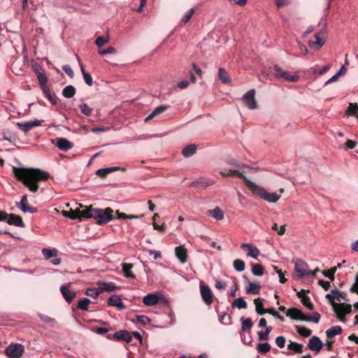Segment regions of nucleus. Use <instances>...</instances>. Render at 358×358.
Instances as JSON below:
<instances>
[{
  "instance_id": "f257e3e1",
  "label": "nucleus",
  "mask_w": 358,
  "mask_h": 358,
  "mask_svg": "<svg viewBox=\"0 0 358 358\" xmlns=\"http://www.w3.org/2000/svg\"><path fill=\"white\" fill-rule=\"evenodd\" d=\"M15 176L29 188L32 192L38 189V182L47 180L50 175L48 173L38 169L13 167Z\"/></svg>"
},
{
  "instance_id": "f03ea898",
  "label": "nucleus",
  "mask_w": 358,
  "mask_h": 358,
  "mask_svg": "<svg viewBox=\"0 0 358 358\" xmlns=\"http://www.w3.org/2000/svg\"><path fill=\"white\" fill-rule=\"evenodd\" d=\"M80 207L83 208L82 215L84 218H93L99 225L106 224L116 219L114 210L110 208H93L92 206L86 207L83 205H80Z\"/></svg>"
},
{
  "instance_id": "7ed1b4c3",
  "label": "nucleus",
  "mask_w": 358,
  "mask_h": 358,
  "mask_svg": "<svg viewBox=\"0 0 358 358\" xmlns=\"http://www.w3.org/2000/svg\"><path fill=\"white\" fill-rule=\"evenodd\" d=\"M246 185L253 194L259 196L262 199L268 203H275L281 196L280 194L268 192L266 189L257 185L250 180H246Z\"/></svg>"
},
{
  "instance_id": "20e7f679",
  "label": "nucleus",
  "mask_w": 358,
  "mask_h": 358,
  "mask_svg": "<svg viewBox=\"0 0 358 358\" xmlns=\"http://www.w3.org/2000/svg\"><path fill=\"white\" fill-rule=\"evenodd\" d=\"M334 311L336 313L338 320L345 323L346 322L345 315L350 313L352 310L351 306L345 303H331Z\"/></svg>"
},
{
  "instance_id": "39448f33",
  "label": "nucleus",
  "mask_w": 358,
  "mask_h": 358,
  "mask_svg": "<svg viewBox=\"0 0 358 358\" xmlns=\"http://www.w3.org/2000/svg\"><path fill=\"white\" fill-rule=\"evenodd\" d=\"M24 352V346L20 343L11 344L5 350V354L9 358H20Z\"/></svg>"
},
{
  "instance_id": "423d86ee",
  "label": "nucleus",
  "mask_w": 358,
  "mask_h": 358,
  "mask_svg": "<svg viewBox=\"0 0 358 358\" xmlns=\"http://www.w3.org/2000/svg\"><path fill=\"white\" fill-rule=\"evenodd\" d=\"M255 90H250L243 95L242 99L244 105L249 109L253 110L257 108V103L255 99Z\"/></svg>"
},
{
  "instance_id": "0eeeda50",
  "label": "nucleus",
  "mask_w": 358,
  "mask_h": 358,
  "mask_svg": "<svg viewBox=\"0 0 358 358\" xmlns=\"http://www.w3.org/2000/svg\"><path fill=\"white\" fill-rule=\"evenodd\" d=\"M248 169V167L245 166L236 165V169H222L220 171V173L224 176H231L233 175L238 176V177L242 178L245 182H246V180H248L244 176L243 173H245V169Z\"/></svg>"
},
{
  "instance_id": "6e6552de",
  "label": "nucleus",
  "mask_w": 358,
  "mask_h": 358,
  "mask_svg": "<svg viewBox=\"0 0 358 358\" xmlns=\"http://www.w3.org/2000/svg\"><path fill=\"white\" fill-rule=\"evenodd\" d=\"M308 264L302 259H298L294 262L295 275L299 278H302L309 275Z\"/></svg>"
},
{
  "instance_id": "1a4fd4ad",
  "label": "nucleus",
  "mask_w": 358,
  "mask_h": 358,
  "mask_svg": "<svg viewBox=\"0 0 358 358\" xmlns=\"http://www.w3.org/2000/svg\"><path fill=\"white\" fill-rule=\"evenodd\" d=\"M315 41H310L308 42V45L315 50H320L325 43L326 33L324 31H321L315 34Z\"/></svg>"
},
{
  "instance_id": "9d476101",
  "label": "nucleus",
  "mask_w": 358,
  "mask_h": 358,
  "mask_svg": "<svg viewBox=\"0 0 358 358\" xmlns=\"http://www.w3.org/2000/svg\"><path fill=\"white\" fill-rule=\"evenodd\" d=\"M162 296L163 294L159 292L148 294L143 298V303L146 306H153L159 303Z\"/></svg>"
},
{
  "instance_id": "9b49d317",
  "label": "nucleus",
  "mask_w": 358,
  "mask_h": 358,
  "mask_svg": "<svg viewBox=\"0 0 358 358\" xmlns=\"http://www.w3.org/2000/svg\"><path fill=\"white\" fill-rule=\"evenodd\" d=\"M274 70L275 71V76L278 78H282L284 80L289 82H296L299 79L298 76L289 75L287 71H283L278 64L274 66Z\"/></svg>"
},
{
  "instance_id": "f8f14e48",
  "label": "nucleus",
  "mask_w": 358,
  "mask_h": 358,
  "mask_svg": "<svg viewBox=\"0 0 358 358\" xmlns=\"http://www.w3.org/2000/svg\"><path fill=\"white\" fill-rule=\"evenodd\" d=\"M200 293L202 300L206 305H210L213 303V294L208 286L203 282L200 283Z\"/></svg>"
},
{
  "instance_id": "ddd939ff",
  "label": "nucleus",
  "mask_w": 358,
  "mask_h": 358,
  "mask_svg": "<svg viewBox=\"0 0 358 358\" xmlns=\"http://www.w3.org/2000/svg\"><path fill=\"white\" fill-rule=\"evenodd\" d=\"M60 291L64 298L69 303H71L76 296V292L71 288L70 284L62 285Z\"/></svg>"
},
{
  "instance_id": "4468645a",
  "label": "nucleus",
  "mask_w": 358,
  "mask_h": 358,
  "mask_svg": "<svg viewBox=\"0 0 358 358\" xmlns=\"http://www.w3.org/2000/svg\"><path fill=\"white\" fill-rule=\"evenodd\" d=\"M97 286H99V290L102 292H113L120 289V287L117 286L113 282L98 281Z\"/></svg>"
},
{
  "instance_id": "2eb2a0df",
  "label": "nucleus",
  "mask_w": 358,
  "mask_h": 358,
  "mask_svg": "<svg viewBox=\"0 0 358 358\" xmlns=\"http://www.w3.org/2000/svg\"><path fill=\"white\" fill-rule=\"evenodd\" d=\"M16 206L24 213H34L37 212L36 208H33L28 205L27 195L22 196L20 202L17 203Z\"/></svg>"
},
{
  "instance_id": "dca6fc26",
  "label": "nucleus",
  "mask_w": 358,
  "mask_h": 358,
  "mask_svg": "<svg viewBox=\"0 0 358 358\" xmlns=\"http://www.w3.org/2000/svg\"><path fill=\"white\" fill-rule=\"evenodd\" d=\"M241 248L247 250L248 257H250L254 259H257V257L260 254L259 249L256 246L250 243H241Z\"/></svg>"
},
{
  "instance_id": "f3484780",
  "label": "nucleus",
  "mask_w": 358,
  "mask_h": 358,
  "mask_svg": "<svg viewBox=\"0 0 358 358\" xmlns=\"http://www.w3.org/2000/svg\"><path fill=\"white\" fill-rule=\"evenodd\" d=\"M107 303L108 306L116 307L122 310L125 309L126 306L122 301V299L118 295H114L108 299Z\"/></svg>"
},
{
  "instance_id": "a211bd4d",
  "label": "nucleus",
  "mask_w": 358,
  "mask_h": 358,
  "mask_svg": "<svg viewBox=\"0 0 358 358\" xmlns=\"http://www.w3.org/2000/svg\"><path fill=\"white\" fill-rule=\"evenodd\" d=\"M113 338L117 341H124L127 343H131L132 334L127 330H120L113 334Z\"/></svg>"
},
{
  "instance_id": "6ab92c4d",
  "label": "nucleus",
  "mask_w": 358,
  "mask_h": 358,
  "mask_svg": "<svg viewBox=\"0 0 358 358\" xmlns=\"http://www.w3.org/2000/svg\"><path fill=\"white\" fill-rule=\"evenodd\" d=\"M42 121L38 120H34L29 122H17V125L24 132L29 131L34 127H38L41 124Z\"/></svg>"
},
{
  "instance_id": "aec40b11",
  "label": "nucleus",
  "mask_w": 358,
  "mask_h": 358,
  "mask_svg": "<svg viewBox=\"0 0 358 358\" xmlns=\"http://www.w3.org/2000/svg\"><path fill=\"white\" fill-rule=\"evenodd\" d=\"M308 345L310 350L315 351L316 353H318L322 350L323 344L318 337L313 336L309 340Z\"/></svg>"
},
{
  "instance_id": "412c9836",
  "label": "nucleus",
  "mask_w": 358,
  "mask_h": 358,
  "mask_svg": "<svg viewBox=\"0 0 358 358\" xmlns=\"http://www.w3.org/2000/svg\"><path fill=\"white\" fill-rule=\"evenodd\" d=\"M56 145L62 151L66 152L73 147V144L64 138H57Z\"/></svg>"
},
{
  "instance_id": "4be33fe9",
  "label": "nucleus",
  "mask_w": 358,
  "mask_h": 358,
  "mask_svg": "<svg viewBox=\"0 0 358 358\" xmlns=\"http://www.w3.org/2000/svg\"><path fill=\"white\" fill-rule=\"evenodd\" d=\"M286 315L292 320L301 321H303L305 317L303 313L296 308H289L286 312Z\"/></svg>"
},
{
  "instance_id": "5701e85b",
  "label": "nucleus",
  "mask_w": 358,
  "mask_h": 358,
  "mask_svg": "<svg viewBox=\"0 0 358 358\" xmlns=\"http://www.w3.org/2000/svg\"><path fill=\"white\" fill-rule=\"evenodd\" d=\"M8 224L14 225L18 227H24V224L22 217L19 215L10 213L8 214L7 222Z\"/></svg>"
},
{
  "instance_id": "b1692460",
  "label": "nucleus",
  "mask_w": 358,
  "mask_h": 358,
  "mask_svg": "<svg viewBox=\"0 0 358 358\" xmlns=\"http://www.w3.org/2000/svg\"><path fill=\"white\" fill-rule=\"evenodd\" d=\"M215 181L213 180H208L206 178H200L197 180L193 181L190 183L189 186H196L198 188H206L208 186L213 185Z\"/></svg>"
},
{
  "instance_id": "393cba45",
  "label": "nucleus",
  "mask_w": 358,
  "mask_h": 358,
  "mask_svg": "<svg viewBox=\"0 0 358 358\" xmlns=\"http://www.w3.org/2000/svg\"><path fill=\"white\" fill-rule=\"evenodd\" d=\"M175 254L181 263H185L187 262V249L184 245L176 247L175 249Z\"/></svg>"
},
{
  "instance_id": "a878e982",
  "label": "nucleus",
  "mask_w": 358,
  "mask_h": 358,
  "mask_svg": "<svg viewBox=\"0 0 358 358\" xmlns=\"http://www.w3.org/2000/svg\"><path fill=\"white\" fill-rule=\"evenodd\" d=\"M169 108V106L166 104L160 105L156 107L154 110L144 120L145 122H148L150 120H152L154 117L157 115H159L164 111H166Z\"/></svg>"
},
{
  "instance_id": "bb28decb",
  "label": "nucleus",
  "mask_w": 358,
  "mask_h": 358,
  "mask_svg": "<svg viewBox=\"0 0 358 358\" xmlns=\"http://www.w3.org/2000/svg\"><path fill=\"white\" fill-rule=\"evenodd\" d=\"M245 289L248 294H258L261 287L259 283L248 281Z\"/></svg>"
},
{
  "instance_id": "cd10ccee",
  "label": "nucleus",
  "mask_w": 358,
  "mask_h": 358,
  "mask_svg": "<svg viewBox=\"0 0 358 358\" xmlns=\"http://www.w3.org/2000/svg\"><path fill=\"white\" fill-rule=\"evenodd\" d=\"M83 212V210H70V211H62V215L68 217L71 220H76L79 219L81 220L82 218H84V217L82 215V213Z\"/></svg>"
},
{
  "instance_id": "c85d7f7f",
  "label": "nucleus",
  "mask_w": 358,
  "mask_h": 358,
  "mask_svg": "<svg viewBox=\"0 0 358 358\" xmlns=\"http://www.w3.org/2000/svg\"><path fill=\"white\" fill-rule=\"evenodd\" d=\"M241 331L251 333V329L252 327L253 323L250 318H241Z\"/></svg>"
},
{
  "instance_id": "c756f323",
  "label": "nucleus",
  "mask_w": 358,
  "mask_h": 358,
  "mask_svg": "<svg viewBox=\"0 0 358 358\" xmlns=\"http://www.w3.org/2000/svg\"><path fill=\"white\" fill-rule=\"evenodd\" d=\"M133 264L130 263H122V268L124 276L128 278L136 279V275L131 271Z\"/></svg>"
},
{
  "instance_id": "7c9ffc66",
  "label": "nucleus",
  "mask_w": 358,
  "mask_h": 358,
  "mask_svg": "<svg viewBox=\"0 0 358 358\" xmlns=\"http://www.w3.org/2000/svg\"><path fill=\"white\" fill-rule=\"evenodd\" d=\"M208 215L217 220H222L224 219V212L219 207H216L213 210H208Z\"/></svg>"
},
{
  "instance_id": "2f4dec72",
  "label": "nucleus",
  "mask_w": 358,
  "mask_h": 358,
  "mask_svg": "<svg viewBox=\"0 0 358 358\" xmlns=\"http://www.w3.org/2000/svg\"><path fill=\"white\" fill-rule=\"evenodd\" d=\"M217 77L219 80L224 84H228L231 82L230 76L224 68L219 69Z\"/></svg>"
},
{
  "instance_id": "473e14b6",
  "label": "nucleus",
  "mask_w": 358,
  "mask_h": 358,
  "mask_svg": "<svg viewBox=\"0 0 358 358\" xmlns=\"http://www.w3.org/2000/svg\"><path fill=\"white\" fill-rule=\"evenodd\" d=\"M196 145L189 144L182 149V154L185 157H189L196 153Z\"/></svg>"
},
{
  "instance_id": "72a5a7b5",
  "label": "nucleus",
  "mask_w": 358,
  "mask_h": 358,
  "mask_svg": "<svg viewBox=\"0 0 358 358\" xmlns=\"http://www.w3.org/2000/svg\"><path fill=\"white\" fill-rule=\"evenodd\" d=\"M248 304L243 297H238L234 300L231 307L237 308L238 309L247 308Z\"/></svg>"
},
{
  "instance_id": "f704fd0d",
  "label": "nucleus",
  "mask_w": 358,
  "mask_h": 358,
  "mask_svg": "<svg viewBox=\"0 0 358 358\" xmlns=\"http://www.w3.org/2000/svg\"><path fill=\"white\" fill-rule=\"evenodd\" d=\"M342 333V328L340 326H334L326 331L327 338H332Z\"/></svg>"
},
{
  "instance_id": "c9c22d12",
  "label": "nucleus",
  "mask_w": 358,
  "mask_h": 358,
  "mask_svg": "<svg viewBox=\"0 0 358 358\" xmlns=\"http://www.w3.org/2000/svg\"><path fill=\"white\" fill-rule=\"evenodd\" d=\"M3 139L15 145L18 141V137L15 133L4 131L3 133Z\"/></svg>"
},
{
  "instance_id": "e433bc0d",
  "label": "nucleus",
  "mask_w": 358,
  "mask_h": 358,
  "mask_svg": "<svg viewBox=\"0 0 358 358\" xmlns=\"http://www.w3.org/2000/svg\"><path fill=\"white\" fill-rule=\"evenodd\" d=\"M264 301L262 298H257L254 300V303L256 306V312L258 315H262L265 314V310L264 308L263 301Z\"/></svg>"
},
{
  "instance_id": "4c0bfd02",
  "label": "nucleus",
  "mask_w": 358,
  "mask_h": 358,
  "mask_svg": "<svg viewBox=\"0 0 358 358\" xmlns=\"http://www.w3.org/2000/svg\"><path fill=\"white\" fill-rule=\"evenodd\" d=\"M76 94V88L73 85H67L62 90V95L65 98H72Z\"/></svg>"
},
{
  "instance_id": "58836bf2",
  "label": "nucleus",
  "mask_w": 358,
  "mask_h": 358,
  "mask_svg": "<svg viewBox=\"0 0 358 358\" xmlns=\"http://www.w3.org/2000/svg\"><path fill=\"white\" fill-rule=\"evenodd\" d=\"M271 345L268 343H259L257 344V350L259 354L264 355L271 350Z\"/></svg>"
},
{
  "instance_id": "ea45409f",
  "label": "nucleus",
  "mask_w": 358,
  "mask_h": 358,
  "mask_svg": "<svg viewBox=\"0 0 358 358\" xmlns=\"http://www.w3.org/2000/svg\"><path fill=\"white\" fill-rule=\"evenodd\" d=\"M80 70L83 76L84 80L88 86H92L93 83V79L91 74L85 70L83 64H80Z\"/></svg>"
},
{
  "instance_id": "a19ab883",
  "label": "nucleus",
  "mask_w": 358,
  "mask_h": 358,
  "mask_svg": "<svg viewBox=\"0 0 358 358\" xmlns=\"http://www.w3.org/2000/svg\"><path fill=\"white\" fill-rule=\"evenodd\" d=\"M252 273L255 276H262L264 275V268L259 264H252Z\"/></svg>"
},
{
  "instance_id": "79ce46f5",
  "label": "nucleus",
  "mask_w": 358,
  "mask_h": 358,
  "mask_svg": "<svg viewBox=\"0 0 358 358\" xmlns=\"http://www.w3.org/2000/svg\"><path fill=\"white\" fill-rule=\"evenodd\" d=\"M57 250L55 248H43L42 253L46 259H50L51 257H56L57 255Z\"/></svg>"
},
{
  "instance_id": "37998d69",
  "label": "nucleus",
  "mask_w": 358,
  "mask_h": 358,
  "mask_svg": "<svg viewBox=\"0 0 358 358\" xmlns=\"http://www.w3.org/2000/svg\"><path fill=\"white\" fill-rule=\"evenodd\" d=\"M101 293V292L99 290V286H97L96 288L89 287L85 291V294L93 299H96Z\"/></svg>"
},
{
  "instance_id": "c03bdc74",
  "label": "nucleus",
  "mask_w": 358,
  "mask_h": 358,
  "mask_svg": "<svg viewBox=\"0 0 358 358\" xmlns=\"http://www.w3.org/2000/svg\"><path fill=\"white\" fill-rule=\"evenodd\" d=\"M43 92L45 95V96L48 99V100L53 104V105H56L57 103V98L55 95H52L51 94V92L49 89L48 87L47 86H45L43 88Z\"/></svg>"
},
{
  "instance_id": "a18cd8bd",
  "label": "nucleus",
  "mask_w": 358,
  "mask_h": 358,
  "mask_svg": "<svg viewBox=\"0 0 358 358\" xmlns=\"http://www.w3.org/2000/svg\"><path fill=\"white\" fill-rule=\"evenodd\" d=\"M233 266L236 271L242 272L245 270V264L243 260L238 259L234 261Z\"/></svg>"
},
{
  "instance_id": "49530a36",
  "label": "nucleus",
  "mask_w": 358,
  "mask_h": 358,
  "mask_svg": "<svg viewBox=\"0 0 358 358\" xmlns=\"http://www.w3.org/2000/svg\"><path fill=\"white\" fill-rule=\"evenodd\" d=\"M272 328L271 327H266L264 331H258V338L260 341H268L269 338V334L271 333Z\"/></svg>"
},
{
  "instance_id": "de8ad7c7",
  "label": "nucleus",
  "mask_w": 358,
  "mask_h": 358,
  "mask_svg": "<svg viewBox=\"0 0 358 358\" xmlns=\"http://www.w3.org/2000/svg\"><path fill=\"white\" fill-rule=\"evenodd\" d=\"M295 328L296 331L302 336L308 337L311 334V330L305 327L297 325Z\"/></svg>"
},
{
  "instance_id": "09e8293b",
  "label": "nucleus",
  "mask_w": 358,
  "mask_h": 358,
  "mask_svg": "<svg viewBox=\"0 0 358 358\" xmlns=\"http://www.w3.org/2000/svg\"><path fill=\"white\" fill-rule=\"evenodd\" d=\"M90 300L87 298L80 299L78 303V308L82 310H87Z\"/></svg>"
},
{
  "instance_id": "8fccbe9b",
  "label": "nucleus",
  "mask_w": 358,
  "mask_h": 358,
  "mask_svg": "<svg viewBox=\"0 0 358 358\" xmlns=\"http://www.w3.org/2000/svg\"><path fill=\"white\" fill-rule=\"evenodd\" d=\"M320 315L317 312L313 313V315L309 317L305 315L303 319V321L305 322H313L316 324H317L320 322Z\"/></svg>"
},
{
  "instance_id": "3c124183",
  "label": "nucleus",
  "mask_w": 358,
  "mask_h": 358,
  "mask_svg": "<svg viewBox=\"0 0 358 358\" xmlns=\"http://www.w3.org/2000/svg\"><path fill=\"white\" fill-rule=\"evenodd\" d=\"M288 349L294 350L297 353H301L303 350V345L296 342H291L288 345Z\"/></svg>"
},
{
  "instance_id": "603ef678",
  "label": "nucleus",
  "mask_w": 358,
  "mask_h": 358,
  "mask_svg": "<svg viewBox=\"0 0 358 358\" xmlns=\"http://www.w3.org/2000/svg\"><path fill=\"white\" fill-rule=\"evenodd\" d=\"M80 109L81 113L86 116H90L93 110L92 108L90 107L87 103L80 104Z\"/></svg>"
},
{
  "instance_id": "864d4df0",
  "label": "nucleus",
  "mask_w": 358,
  "mask_h": 358,
  "mask_svg": "<svg viewBox=\"0 0 358 358\" xmlns=\"http://www.w3.org/2000/svg\"><path fill=\"white\" fill-rule=\"evenodd\" d=\"M358 111V105L357 103H350L348 108V115H355L357 117V112Z\"/></svg>"
},
{
  "instance_id": "5fc2aeb1",
  "label": "nucleus",
  "mask_w": 358,
  "mask_h": 358,
  "mask_svg": "<svg viewBox=\"0 0 358 358\" xmlns=\"http://www.w3.org/2000/svg\"><path fill=\"white\" fill-rule=\"evenodd\" d=\"M110 41V38L108 36H99L95 41V44L98 47L103 46L105 43H108Z\"/></svg>"
},
{
  "instance_id": "6e6d98bb",
  "label": "nucleus",
  "mask_w": 358,
  "mask_h": 358,
  "mask_svg": "<svg viewBox=\"0 0 358 358\" xmlns=\"http://www.w3.org/2000/svg\"><path fill=\"white\" fill-rule=\"evenodd\" d=\"M241 337L243 343L245 345H250L252 342L250 333L241 332Z\"/></svg>"
},
{
  "instance_id": "4d7b16f0",
  "label": "nucleus",
  "mask_w": 358,
  "mask_h": 358,
  "mask_svg": "<svg viewBox=\"0 0 358 358\" xmlns=\"http://www.w3.org/2000/svg\"><path fill=\"white\" fill-rule=\"evenodd\" d=\"M301 301L303 305L307 307L309 310H313L314 308V306L308 296L306 295V296H303V299H301Z\"/></svg>"
},
{
  "instance_id": "13d9d810",
  "label": "nucleus",
  "mask_w": 358,
  "mask_h": 358,
  "mask_svg": "<svg viewBox=\"0 0 358 358\" xmlns=\"http://www.w3.org/2000/svg\"><path fill=\"white\" fill-rule=\"evenodd\" d=\"M136 320L137 322L144 325L148 324L150 322V319L146 315H137Z\"/></svg>"
},
{
  "instance_id": "bf43d9fd",
  "label": "nucleus",
  "mask_w": 358,
  "mask_h": 358,
  "mask_svg": "<svg viewBox=\"0 0 358 358\" xmlns=\"http://www.w3.org/2000/svg\"><path fill=\"white\" fill-rule=\"evenodd\" d=\"M37 77L38 82L42 87L43 88L45 86H46V83L48 81L46 75L44 73H38Z\"/></svg>"
},
{
  "instance_id": "052dcab7",
  "label": "nucleus",
  "mask_w": 358,
  "mask_h": 358,
  "mask_svg": "<svg viewBox=\"0 0 358 358\" xmlns=\"http://www.w3.org/2000/svg\"><path fill=\"white\" fill-rule=\"evenodd\" d=\"M194 8H191L189 10H188L183 16V17L182 18L181 21L183 22V23H187V22L189 21V20L191 19L192 15L194 14Z\"/></svg>"
},
{
  "instance_id": "680f3d73",
  "label": "nucleus",
  "mask_w": 358,
  "mask_h": 358,
  "mask_svg": "<svg viewBox=\"0 0 358 358\" xmlns=\"http://www.w3.org/2000/svg\"><path fill=\"white\" fill-rule=\"evenodd\" d=\"M219 320L221 323L228 324L231 323V317L227 313H223L220 316Z\"/></svg>"
},
{
  "instance_id": "e2e57ef3",
  "label": "nucleus",
  "mask_w": 358,
  "mask_h": 358,
  "mask_svg": "<svg viewBox=\"0 0 358 358\" xmlns=\"http://www.w3.org/2000/svg\"><path fill=\"white\" fill-rule=\"evenodd\" d=\"M275 344L278 347H279L280 348L285 347L286 340L284 336H278L275 338Z\"/></svg>"
},
{
  "instance_id": "0e129e2a",
  "label": "nucleus",
  "mask_w": 358,
  "mask_h": 358,
  "mask_svg": "<svg viewBox=\"0 0 358 358\" xmlns=\"http://www.w3.org/2000/svg\"><path fill=\"white\" fill-rule=\"evenodd\" d=\"M332 294L334 295V299L336 300L338 302H341L342 299H345V296L343 294L337 289H333Z\"/></svg>"
},
{
  "instance_id": "69168bd1",
  "label": "nucleus",
  "mask_w": 358,
  "mask_h": 358,
  "mask_svg": "<svg viewBox=\"0 0 358 358\" xmlns=\"http://www.w3.org/2000/svg\"><path fill=\"white\" fill-rule=\"evenodd\" d=\"M117 52V50H115V48L113 47H108V48L105 49V50H100L99 51V54L101 55H108V54H116Z\"/></svg>"
},
{
  "instance_id": "338daca9",
  "label": "nucleus",
  "mask_w": 358,
  "mask_h": 358,
  "mask_svg": "<svg viewBox=\"0 0 358 358\" xmlns=\"http://www.w3.org/2000/svg\"><path fill=\"white\" fill-rule=\"evenodd\" d=\"M38 315L39 318L41 320V321H43V322L46 323V324L51 323V322H54L53 318H52L46 315L39 313Z\"/></svg>"
},
{
  "instance_id": "774afa93",
  "label": "nucleus",
  "mask_w": 358,
  "mask_h": 358,
  "mask_svg": "<svg viewBox=\"0 0 358 358\" xmlns=\"http://www.w3.org/2000/svg\"><path fill=\"white\" fill-rule=\"evenodd\" d=\"M350 291L358 294V273L355 276V280L350 287Z\"/></svg>"
}]
</instances>
